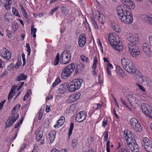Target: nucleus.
I'll use <instances>...</instances> for the list:
<instances>
[{
	"instance_id": "nucleus-1",
	"label": "nucleus",
	"mask_w": 152,
	"mask_h": 152,
	"mask_svg": "<svg viewBox=\"0 0 152 152\" xmlns=\"http://www.w3.org/2000/svg\"><path fill=\"white\" fill-rule=\"evenodd\" d=\"M116 10L119 18L121 21L127 24H131L132 23V14L126 10L123 6H117Z\"/></svg>"
},
{
	"instance_id": "nucleus-2",
	"label": "nucleus",
	"mask_w": 152,
	"mask_h": 152,
	"mask_svg": "<svg viewBox=\"0 0 152 152\" xmlns=\"http://www.w3.org/2000/svg\"><path fill=\"white\" fill-rule=\"evenodd\" d=\"M127 39L129 42H128V47L130 52L136 50L137 47L139 48V40L137 37L132 35H127Z\"/></svg>"
},
{
	"instance_id": "nucleus-3",
	"label": "nucleus",
	"mask_w": 152,
	"mask_h": 152,
	"mask_svg": "<svg viewBox=\"0 0 152 152\" xmlns=\"http://www.w3.org/2000/svg\"><path fill=\"white\" fill-rule=\"evenodd\" d=\"M108 41L110 45L116 50L119 52L122 50V46L121 43L118 39H116L114 34L110 33L108 36Z\"/></svg>"
},
{
	"instance_id": "nucleus-4",
	"label": "nucleus",
	"mask_w": 152,
	"mask_h": 152,
	"mask_svg": "<svg viewBox=\"0 0 152 152\" xmlns=\"http://www.w3.org/2000/svg\"><path fill=\"white\" fill-rule=\"evenodd\" d=\"M81 79H76L73 80L69 83H67L68 90L71 92H73L79 89L82 83Z\"/></svg>"
},
{
	"instance_id": "nucleus-5",
	"label": "nucleus",
	"mask_w": 152,
	"mask_h": 152,
	"mask_svg": "<svg viewBox=\"0 0 152 152\" xmlns=\"http://www.w3.org/2000/svg\"><path fill=\"white\" fill-rule=\"evenodd\" d=\"M75 65L72 63L64 68L61 74V77L65 79L70 77L74 71Z\"/></svg>"
},
{
	"instance_id": "nucleus-6",
	"label": "nucleus",
	"mask_w": 152,
	"mask_h": 152,
	"mask_svg": "<svg viewBox=\"0 0 152 152\" xmlns=\"http://www.w3.org/2000/svg\"><path fill=\"white\" fill-rule=\"evenodd\" d=\"M61 60L60 61L61 64H65L68 63L71 58L70 52L66 51H63L61 54Z\"/></svg>"
},
{
	"instance_id": "nucleus-7",
	"label": "nucleus",
	"mask_w": 152,
	"mask_h": 152,
	"mask_svg": "<svg viewBox=\"0 0 152 152\" xmlns=\"http://www.w3.org/2000/svg\"><path fill=\"white\" fill-rule=\"evenodd\" d=\"M129 122L135 131L140 132L142 130V127L140 123L136 119L132 118L130 120Z\"/></svg>"
},
{
	"instance_id": "nucleus-8",
	"label": "nucleus",
	"mask_w": 152,
	"mask_h": 152,
	"mask_svg": "<svg viewBox=\"0 0 152 152\" xmlns=\"http://www.w3.org/2000/svg\"><path fill=\"white\" fill-rule=\"evenodd\" d=\"M141 107L143 113H145L150 118H152L151 115L152 111L150 106L147 104L143 103L141 104Z\"/></svg>"
},
{
	"instance_id": "nucleus-9",
	"label": "nucleus",
	"mask_w": 152,
	"mask_h": 152,
	"mask_svg": "<svg viewBox=\"0 0 152 152\" xmlns=\"http://www.w3.org/2000/svg\"><path fill=\"white\" fill-rule=\"evenodd\" d=\"M125 134L126 135V140L127 143L129 142H132L135 141V134L129 130H127L126 132L125 131H124Z\"/></svg>"
},
{
	"instance_id": "nucleus-10",
	"label": "nucleus",
	"mask_w": 152,
	"mask_h": 152,
	"mask_svg": "<svg viewBox=\"0 0 152 152\" xmlns=\"http://www.w3.org/2000/svg\"><path fill=\"white\" fill-rule=\"evenodd\" d=\"M0 55L4 58L9 60L11 58L12 53L6 48H3L0 51Z\"/></svg>"
},
{
	"instance_id": "nucleus-11",
	"label": "nucleus",
	"mask_w": 152,
	"mask_h": 152,
	"mask_svg": "<svg viewBox=\"0 0 152 152\" xmlns=\"http://www.w3.org/2000/svg\"><path fill=\"white\" fill-rule=\"evenodd\" d=\"M87 117L86 113L85 111H81L76 115L75 120L76 122H81L84 121Z\"/></svg>"
},
{
	"instance_id": "nucleus-12",
	"label": "nucleus",
	"mask_w": 152,
	"mask_h": 152,
	"mask_svg": "<svg viewBox=\"0 0 152 152\" xmlns=\"http://www.w3.org/2000/svg\"><path fill=\"white\" fill-rule=\"evenodd\" d=\"M132 152H138L140 147L137 144L136 141L132 142H129L127 144Z\"/></svg>"
},
{
	"instance_id": "nucleus-13",
	"label": "nucleus",
	"mask_w": 152,
	"mask_h": 152,
	"mask_svg": "<svg viewBox=\"0 0 152 152\" xmlns=\"http://www.w3.org/2000/svg\"><path fill=\"white\" fill-rule=\"evenodd\" d=\"M124 69L128 72L133 74L135 73L137 71V69L134 64L132 62Z\"/></svg>"
},
{
	"instance_id": "nucleus-14",
	"label": "nucleus",
	"mask_w": 152,
	"mask_h": 152,
	"mask_svg": "<svg viewBox=\"0 0 152 152\" xmlns=\"http://www.w3.org/2000/svg\"><path fill=\"white\" fill-rule=\"evenodd\" d=\"M86 43V35L83 34H80L78 39V44L80 47L85 45Z\"/></svg>"
},
{
	"instance_id": "nucleus-15",
	"label": "nucleus",
	"mask_w": 152,
	"mask_h": 152,
	"mask_svg": "<svg viewBox=\"0 0 152 152\" xmlns=\"http://www.w3.org/2000/svg\"><path fill=\"white\" fill-rule=\"evenodd\" d=\"M67 87V83H64L59 86L57 91L60 94H64L66 91Z\"/></svg>"
},
{
	"instance_id": "nucleus-16",
	"label": "nucleus",
	"mask_w": 152,
	"mask_h": 152,
	"mask_svg": "<svg viewBox=\"0 0 152 152\" xmlns=\"http://www.w3.org/2000/svg\"><path fill=\"white\" fill-rule=\"evenodd\" d=\"M121 62L122 66L125 69L131 62L129 59L123 58L121 59Z\"/></svg>"
},
{
	"instance_id": "nucleus-17",
	"label": "nucleus",
	"mask_w": 152,
	"mask_h": 152,
	"mask_svg": "<svg viewBox=\"0 0 152 152\" xmlns=\"http://www.w3.org/2000/svg\"><path fill=\"white\" fill-rule=\"evenodd\" d=\"M56 132L55 131H52L48 134V135L49 136V140H50V143L54 141L56 137Z\"/></svg>"
},
{
	"instance_id": "nucleus-18",
	"label": "nucleus",
	"mask_w": 152,
	"mask_h": 152,
	"mask_svg": "<svg viewBox=\"0 0 152 152\" xmlns=\"http://www.w3.org/2000/svg\"><path fill=\"white\" fill-rule=\"evenodd\" d=\"M116 72L120 75L122 77H125L124 70L119 66L117 65L116 66Z\"/></svg>"
},
{
	"instance_id": "nucleus-19",
	"label": "nucleus",
	"mask_w": 152,
	"mask_h": 152,
	"mask_svg": "<svg viewBox=\"0 0 152 152\" xmlns=\"http://www.w3.org/2000/svg\"><path fill=\"white\" fill-rule=\"evenodd\" d=\"M142 49L144 52L148 54L151 52L150 46L148 44L146 43H144L143 44Z\"/></svg>"
},
{
	"instance_id": "nucleus-20",
	"label": "nucleus",
	"mask_w": 152,
	"mask_h": 152,
	"mask_svg": "<svg viewBox=\"0 0 152 152\" xmlns=\"http://www.w3.org/2000/svg\"><path fill=\"white\" fill-rule=\"evenodd\" d=\"M91 21L94 28L96 30H98L99 28V25L98 24L95 18L93 17H91Z\"/></svg>"
},
{
	"instance_id": "nucleus-21",
	"label": "nucleus",
	"mask_w": 152,
	"mask_h": 152,
	"mask_svg": "<svg viewBox=\"0 0 152 152\" xmlns=\"http://www.w3.org/2000/svg\"><path fill=\"white\" fill-rule=\"evenodd\" d=\"M26 78L27 75H25L24 73H21L17 77L15 81L19 82L21 80H25Z\"/></svg>"
},
{
	"instance_id": "nucleus-22",
	"label": "nucleus",
	"mask_w": 152,
	"mask_h": 152,
	"mask_svg": "<svg viewBox=\"0 0 152 152\" xmlns=\"http://www.w3.org/2000/svg\"><path fill=\"white\" fill-rule=\"evenodd\" d=\"M85 65H83L82 63H79L78 64L76 67V70H75V73L77 74V73L80 72L84 68Z\"/></svg>"
},
{
	"instance_id": "nucleus-23",
	"label": "nucleus",
	"mask_w": 152,
	"mask_h": 152,
	"mask_svg": "<svg viewBox=\"0 0 152 152\" xmlns=\"http://www.w3.org/2000/svg\"><path fill=\"white\" fill-rule=\"evenodd\" d=\"M15 121L16 119L12 120L9 118L5 122L6 126L5 127V129H6L8 127H10L12 125Z\"/></svg>"
},
{
	"instance_id": "nucleus-24",
	"label": "nucleus",
	"mask_w": 152,
	"mask_h": 152,
	"mask_svg": "<svg viewBox=\"0 0 152 152\" xmlns=\"http://www.w3.org/2000/svg\"><path fill=\"white\" fill-rule=\"evenodd\" d=\"M97 12L99 14L98 16V18L99 22H101L102 24H103L105 22V18L103 14L100 13L98 11H97Z\"/></svg>"
},
{
	"instance_id": "nucleus-25",
	"label": "nucleus",
	"mask_w": 152,
	"mask_h": 152,
	"mask_svg": "<svg viewBox=\"0 0 152 152\" xmlns=\"http://www.w3.org/2000/svg\"><path fill=\"white\" fill-rule=\"evenodd\" d=\"M43 135V131L38 130L37 131V133L36 134V140L39 141L42 137Z\"/></svg>"
},
{
	"instance_id": "nucleus-26",
	"label": "nucleus",
	"mask_w": 152,
	"mask_h": 152,
	"mask_svg": "<svg viewBox=\"0 0 152 152\" xmlns=\"http://www.w3.org/2000/svg\"><path fill=\"white\" fill-rule=\"evenodd\" d=\"M19 117V114L17 113H13L11 112V115L9 116V118L13 120H15L16 121Z\"/></svg>"
},
{
	"instance_id": "nucleus-27",
	"label": "nucleus",
	"mask_w": 152,
	"mask_h": 152,
	"mask_svg": "<svg viewBox=\"0 0 152 152\" xmlns=\"http://www.w3.org/2000/svg\"><path fill=\"white\" fill-rule=\"evenodd\" d=\"M151 143L149 140L148 138L147 137H145L142 138V144H143L144 147H145L146 145H148L149 143Z\"/></svg>"
},
{
	"instance_id": "nucleus-28",
	"label": "nucleus",
	"mask_w": 152,
	"mask_h": 152,
	"mask_svg": "<svg viewBox=\"0 0 152 152\" xmlns=\"http://www.w3.org/2000/svg\"><path fill=\"white\" fill-rule=\"evenodd\" d=\"M136 48V50L130 52L131 55L133 57H135L139 55L140 53L139 48H138L137 47Z\"/></svg>"
},
{
	"instance_id": "nucleus-29",
	"label": "nucleus",
	"mask_w": 152,
	"mask_h": 152,
	"mask_svg": "<svg viewBox=\"0 0 152 152\" xmlns=\"http://www.w3.org/2000/svg\"><path fill=\"white\" fill-rule=\"evenodd\" d=\"M113 65L111 64L110 62L107 64V74L109 75H111V72L110 69H113Z\"/></svg>"
},
{
	"instance_id": "nucleus-30",
	"label": "nucleus",
	"mask_w": 152,
	"mask_h": 152,
	"mask_svg": "<svg viewBox=\"0 0 152 152\" xmlns=\"http://www.w3.org/2000/svg\"><path fill=\"white\" fill-rule=\"evenodd\" d=\"M60 60V54L59 53H57L56 58L55 59V60L53 63V64L54 65L56 66L57 65L59 61Z\"/></svg>"
},
{
	"instance_id": "nucleus-31",
	"label": "nucleus",
	"mask_w": 152,
	"mask_h": 152,
	"mask_svg": "<svg viewBox=\"0 0 152 152\" xmlns=\"http://www.w3.org/2000/svg\"><path fill=\"white\" fill-rule=\"evenodd\" d=\"M11 1V0H7L6 1V3L4 5V7L5 9L7 10H8L11 8L10 6L11 4L10 2V1Z\"/></svg>"
},
{
	"instance_id": "nucleus-32",
	"label": "nucleus",
	"mask_w": 152,
	"mask_h": 152,
	"mask_svg": "<svg viewBox=\"0 0 152 152\" xmlns=\"http://www.w3.org/2000/svg\"><path fill=\"white\" fill-rule=\"evenodd\" d=\"M80 58L82 61L83 62H85L86 63L89 62V59L88 57H86L83 55H81L80 56Z\"/></svg>"
},
{
	"instance_id": "nucleus-33",
	"label": "nucleus",
	"mask_w": 152,
	"mask_h": 152,
	"mask_svg": "<svg viewBox=\"0 0 152 152\" xmlns=\"http://www.w3.org/2000/svg\"><path fill=\"white\" fill-rule=\"evenodd\" d=\"M139 75L137 78L138 81L140 83H142L145 80V78L142 75Z\"/></svg>"
},
{
	"instance_id": "nucleus-34",
	"label": "nucleus",
	"mask_w": 152,
	"mask_h": 152,
	"mask_svg": "<svg viewBox=\"0 0 152 152\" xmlns=\"http://www.w3.org/2000/svg\"><path fill=\"white\" fill-rule=\"evenodd\" d=\"M37 29L36 28L34 27V26L33 25L31 26V34H33V37L34 38H35L36 37V32Z\"/></svg>"
},
{
	"instance_id": "nucleus-35",
	"label": "nucleus",
	"mask_w": 152,
	"mask_h": 152,
	"mask_svg": "<svg viewBox=\"0 0 152 152\" xmlns=\"http://www.w3.org/2000/svg\"><path fill=\"white\" fill-rule=\"evenodd\" d=\"M15 92H13V90L12 89H11L8 94V100L9 102H10L11 100V99L13 97L14 95V93Z\"/></svg>"
},
{
	"instance_id": "nucleus-36",
	"label": "nucleus",
	"mask_w": 152,
	"mask_h": 152,
	"mask_svg": "<svg viewBox=\"0 0 152 152\" xmlns=\"http://www.w3.org/2000/svg\"><path fill=\"white\" fill-rule=\"evenodd\" d=\"M61 80L59 77H57L55 82L53 83L52 87L53 88L56 86L60 82Z\"/></svg>"
},
{
	"instance_id": "nucleus-37",
	"label": "nucleus",
	"mask_w": 152,
	"mask_h": 152,
	"mask_svg": "<svg viewBox=\"0 0 152 152\" xmlns=\"http://www.w3.org/2000/svg\"><path fill=\"white\" fill-rule=\"evenodd\" d=\"M74 124L72 123L71 122L70 123L68 133V136H69L72 134L74 128Z\"/></svg>"
},
{
	"instance_id": "nucleus-38",
	"label": "nucleus",
	"mask_w": 152,
	"mask_h": 152,
	"mask_svg": "<svg viewBox=\"0 0 152 152\" xmlns=\"http://www.w3.org/2000/svg\"><path fill=\"white\" fill-rule=\"evenodd\" d=\"M65 121V118L64 116H61L60 117V119L57 121V123L58 124H60V126H61L62 124Z\"/></svg>"
},
{
	"instance_id": "nucleus-39",
	"label": "nucleus",
	"mask_w": 152,
	"mask_h": 152,
	"mask_svg": "<svg viewBox=\"0 0 152 152\" xmlns=\"http://www.w3.org/2000/svg\"><path fill=\"white\" fill-rule=\"evenodd\" d=\"M135 97L131 94H129L128 95V99L130 104H131L132 103L134 102V99Z\"/></svg>"
},
{
	"instance_id": "nucleus-40",
	"label": "nucleus",
	"mask_w": 152,
	"mask_h": 152,
	"mask_svg": "<svg viewBox=\"0 0 152 152\" xmlns=\"http://www.w3.org/2000/svg\"><path fill=\"white\" fill-rule=\"evenodd\" d=\"M98 63V60L96 56L94 57V63L92 67L93 69H95L96 64Z\"/></svg>"
},
{
	"instance_id": "nucleus-41",
	"label": "nucleus",
	"mask_w": 152,
	"mask_h": 152,
	"mask_svg": "<svg viewBox=\"0 0 152 152\" xmlns=\"http://www.w3.org/2000/svg\"><path fill=\"white\" fill-rule=\"evenodd\" d=\"M112 28L116 32L119 33L121 31L120 27L118 25L113 26H112Z\"/></svg>"
},
{
	"instance_id": "nucleus-42",
	"label": "nucleus",
	"mask_w": 152,
	"mask_h": 152,
	"mask_svg": "<svg viewBox=\"0 0 152 152\" xmlns=\"http://www.w3.org/2000/svg\"><path fill=\"white\" fill-rule=\"evenodd\" d=\"M77 140L75 139H73L72 141V145L73 148H75L77 146Z\"/></svg>"
},
{
	"instance_id": "nucleus-43",
	"label": "nucleus",
	"mask_w": 152,
	"mask_h": 152,
	"mask_svg": "<svg viewBox=\"0 0 152 152\" xmlns=\"http://www.w3.org/2000/svg\"><path fill=\"white\" fill-rule=\"evenodd\" d=\"M30 93H31V90H28L27 91L26 94L24 96V97L23 99V100L24 101H25L28 98V97L29 96V94Z\"/></svg>"
},
{
	"instance_id": "nucleus-44",
	"label": "nucleus",
	"mask_w": 152,
	"mask_h": 152,
	"mask_svg": "<svg viewBox=\"0 0 152 152\" xmlns=\"http://www.w3.org/2000/svg\"><path fill=\"white\" fill-rule=\"evenodd\" d=\"M145 149L148 152H152V145H150L149 147L145 146L144 147Z\"/></svg>"
},
{
	"instance_id": "nucleus-45",
	"label": "nucleus",
	"mask_w": 152,
	"mask_h": 152,
	"mask_svg": "<svg viewBox=\"0 0 152 152\" xmlns=\"http://www.w3.org/2000/svg\"><path fill=\"white\" fill-rule=\"evenodd\" d=\"M80 95V93H78L77 94H76L75 95L73 96V97L74 98V100H72V102H74L76 100L78 99L79 98V97Z\"/></svg>"
},
{
	"instance_id": "nucleus-46",
	"label": "nucleus",
	"mask_w": 152,
	"mask_h": 152,
	"mask_svg": "<svg viewBox=\"0 0 152 152\" xmlns=\"http://www.w3.org/2000/svg\"><path fill=\"white\" fill-rule=\"evenodd\" d=\"M136 85L138 87L140 90H142L144 92H146L145 89L142 85L139 84L138 83H136Z\"/></svg>"
},
{
	"instance_id": "nucleus-47",
	"label": "nucleus",
	"mask_w": 152,
	"mask_h": 152,
	"mask_svg": "<svg viewBox=\"0 0 152 152\" xmlns=\"http://www.w3.org/2000/svg\"><path fill=\"white\" fill-rule=\"evenodd\" d=\"M20 107V104L16 105L12 108L11 112L12 113H16L15 111L16 110V109L17 108H18V109H19Z\"/></svg>"
},
{
	"instance_id": "nucleus-48",
	"label": "nucleus",
	"mask_w": 152,
	"mask_h": 152,
	"mask_svg": "<svg viewBox=\"0 0 152 152\" xmlns=\"http://www.w3.org/2000/svg\"><path fill=\"white\" fill-rule=\"evenodd\" d=\"M24 82H20L18 83V85L19 86L20 84V86L18 88H17V91H19L20 89L23 86V85L24 84Z\"/></svg>"
},
{
	"instance_id": "nucleus-49",
	"label": "nucleus",
	"mask_w": 152,
	"mask_h": 152,
	"mask_svg": "<svg viewBox=\"0 0 152 152\" xmlns=\"http://www.w3.org/2000/svg\"><path fill=\"white\" fill-rule=\"evenodd\" d=\"M13 67L14 64L11 63L8 66L7 69L9 71H11L13 69Z\"/></svg>"
},
{
	"instance_id": "nucleus-50",
	"label": "nucleus",
	"mask_w": 152,
	"mask_h": 152,
	"mask_svg": "<svg viewBox=\"0 0 152 152\" xmlns=\"http://www.w3.org/2000/svg\"><path fill=\"white\" fill-rule=\"evenodd\" d=\"M108 121V120L106 118V119H104L102 121V126L103 127L105 128L107 125V123Z\"/></svg>"
},
{
	"instance_id": "nucleus-51",
	"label": "nucleus",
	"mask_w": 152,
	"mask_h": 152,
	"mask_svg": "<svg viewBox=\"0 0 152 152\" xmlns=\"http://www.w3.org/2000/svg\"><path fill=\"white\" fill-rule=\"evenodd\" d=\"M61 11L62 13L66 14V12L68 11V10L66 7H61Z\"/></svg>"
},
{
	"instance_id": "nucleus-52",
	"label": "nucleus",
	"mask_w": 152,
	"mask_h": 152,
	"mask_svg": "<svg viewBox=\"0 0 152 152\" xmlns=\"http://www.w3.org/2000/svg\"><path fill=\"white\" fill-rule=\"evenodd\" d=\"M102 106V104H100L99 103L97 104L96 105L94 104V107H95L96 106V107L94 108L95 109V110H97L99 109Z\"/></svg>"
},
{
	"instance_id": "nucleus-53",
	"label": "nucleus",
	"mask_w": 152,
	"mask_h": 152,
	"mask_svg": "<svg viewBox=\"0 0 152 152\" xmlns=\"http://www.w3.org/2000/svg\"><path fill=\"white\" fill-rule=\"evenodd\" d=\"M108 132H106L105 136L103 138L104 140V141H106L107 140L108 138Z\"/></svg>"
},
{
	"instance_id": "nucleus-54",
	"label": "nucleus",
	"mask_w": 152,
	"mask_h": 152,
	"mask_svg": "<svg viewBox=\"0 0 152 152\" xmlns=\"http://www.w3.org/2000/svg\"><path fill=\"white\" fill-rule=\"evenodd\" d=\"M59 7L58 6H57L55 8H53L51 10L50 13L52 15L53 14V13L55 12L58 9Z\"/></svg>"
},
{
	"instance_id": "nucleus-55",
	"label": "nucleus",
	"mask_w": 152,
	"mask_h": 152,
	"mask_svg": "<svg viewBox=\"0 0 152 152\" xmlns=\"http://www.w3.org/2000/svg\"><path fill=\"white\" fill-rule=\"evenodd\" d=\"M6 102V100H4L0 103V110H1L4 106V103Z\"/></svg>"
},
{
	"instance_id": "nucleus-56",
	"label": "nucleus",
	"mask_w": 152,
	"mask_h": 152,
	"mask_svg": "<svg viewBox=\"0 0 152 152\" xmlns=\"http://www.w3.org/2000/svg\"><path fill=\"white\" fill-rule=\"evenodd\" d=\"M43 115V113L41 111V110H40L39 113V117H38V119L41 120L42 117V115Z\"/></svg>"
},
{
	"instance_id": "nucleus-57",
	"label": "nucleus",
	"mask_w": 152,
	"mask_h": 152,
	"mask_svg": "<svg viewBox=\"0 0 152 152\" xmlns=\"http://www.w3.org/2000/svg\"><path fill=\"white\" fill-rule=\"evenodd\" d=\"M8 74V72L5 70L2 73V74L1 75L0 77H2L4 76L5 75H7Z\"/></svg>"
},
{
	"instance_id": "nucleus-58",
	"label": "nucleus",
	"mask_w": 152,
	"mask_h": 152,
	"mask_svg": "<svg viewBox=\"0 0 152 152\" xmlns=\"http://www.w3.org/2000/svg\"><path fill=\"white\" fill-rule=\"evenodd\" d=\"M122 104L124 105L126 107L129 108V110H131L132 109H131L129 107V106L127 105V104L126 103V102L124 100L122 102Z\"/></svg>"
},
{
	"instance_id": "nucleus-59",
	"label": "nucleus",
	"mask_w": 152,
	"mask_h": 152,
	"mask_svg": "<svg viewBox=\"0 0 152 152\" xmlns=\"http://www.w3.org/2000/svg\"><path fill=\"white\" fill-rule=\"evenodd\" d=\"M17 11H15V12H13V14L14 15H16V16L18 17H20V15L17 12V10H16Z\"/></svg>"
},
{
	"instance_id": "nucleus-60",
	"label": "nucleus",
	"mask_w": 152,
	"mask_h": 152,
	"mask_svg": "<svg viewBox=\"0 0 152 152\" xmlns=\"http://www.w3.org/2000/svg\"><path fill=\"white\" fill-rule=\"evenodd\" d=\"M26 144H24L23 146L21 147L19 152H21L22 150L26 148Z\"/></svg>"
},
{
	"instance_id": "nucleus-61",
	"label": "nucleus",
	"mask_w": 152,
	"mask_h": 152,
	"mask_svg": "<svg viewBox=\"0 0 152 152\" xmlns=\"http://www.w3.org/2000/svg\"><path fill=\"white\" fill-rule=\"evenodd\" d=\"M113 112L115 115V116L116 118L117 119L119 118V117L118 115L116 113L115 109V108L113 109Z\"/></svg>"
},
{
	"instance_id": "nucleus-62",
	"label": "nucleus",
	"mask_w": 152,
	"mask_h": 152,
	"mask_svg": "<svg viewBox=\"0 0 152 152\" xmlns=\"http://www.w3.org/2000/svg\"><path fill=\"white\" fill-rule=\"evenodd\" d=\"M6 0H0V6H2L5 4Z\"/></svg>"
},
{
	"instance_id": "nucleus-63",
	"label": "nucleus",
	"mask_w": 152,
	"mask_h": 152,
	"mask_svg": "<svg viewBox=\"0 0 152 152\" xmlns=\"http://www.w3.org/2000/svg\"><path fill=\"white\" fill-rule=\"evenodd\" d=\"M149 39L150 45L152 46V36H150L149 37Z\"/></svg>"
},
{
	"instance_id": "nucleus-64",
	"label": "nucleus",
	"mask_w": 152,
	"mask_h": 152,
	"mask_svg": "<svg viewBox=\"0 0 152 152\" xmlns=\"http://www.w3.org/2000/svg\"><path fill=\"white\" fill-rule=\"evenodd\" d=\"M148 20L149 21V23L152 25V18L150 17H148L147 18Z\"/></svg>"
}]
</instances>
